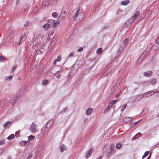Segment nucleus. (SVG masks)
Listing matches in <instances>:
<instances>
[{"mask_svg":"<svg viewBox=\"0 0 159 159\" xmlns=\"http://www.w3.org/2000/svg\"><path fill=\"white\" fill-rule=\"evenodd\" d=\"M145 57V55H144L143 54H142L140 56V57H141V58L142 59Z\"/></svg>","mask_w":159,"mask_h":159,"instance_id":"6e6d98bb","label":"nucleus"},{"mask_svg":"<svg viewBox=\"0 0 159 159\" xmlns=\"http://www.w3.org/2000/svg\"><path fill=\"white\" fill-rule=\"evenodd\" d=\"M12 77H13L12 75H10L9 77H6L5 79H6V80H10L11 79H12Z\"/></svg>","mask_w":159,"mask_h":159,"instance_id":"bb28decb","label":"nucleus"},{"mask_svg":"<svg viewBox=\"0 0 159 159\" xmlns=\"http://www.w3.org/2000/svg\"><path fill=\"white\" fill-rule=\"evenodd\" d=\"M127 106V105L126 104L123 105L121 109V111H123L126 108Z\"/></svg>","mask_w":159,"mask_h":159,"instance_id":"cd10ccee","label":"nucleus"},{"mask_svg":"<svg viewBox=\"0 0 159 159\" xmlns=\"http://www.w3.org/2000/svg\"><path fill=\"white\" fill-rule=\"evenodd\" d=\"M74 52H71L69 55V57H73L74 56Z\"/></svg>","mask_w":159,"mask_h":159,"instance_id":"e433bc0d","label":"nucleus"},{"mask_svg":"<svg viewBox=\"0 0 159 159\" xmlns=\"http://www.w3.org/2000/svg\"><path fill=\"white\" fill-rule=\"evenodd\" d=\"M55 30H53L50 33V34L51 36L53 35V34L55 32Z\"/></svg>","mask_w":159,"mask_h":159,"instance_id":"c03bdc74","label":"nucleus"},{"mask_svg":"<svg viewBox=\"0 0 159 159\" xmlns=\"http://www.w3.org/2000/svg\"><path fill=\"white\" fill-rule=\"evenodd\" d=\"M21 94H18L17 95L16 97L14 98V99H15L16 100H17L20 97Z\"/></svg>","mask_w":159,"mask_h":159,"instance_id":"4c0bfd02","label":"nucleus"},{"mask_svg":"<svg viewBox=\"0 0 159 159\" xmlns=\"http://www.w3.org/2000/svg\"><path fill=\"white\" fill-rule=\"evenodd\" d=\"M115 146V144H114V143L112 144L110 147V149L111 150H112L114 148Z\"/></svg>","mask_w":159,"mask_h":159,"instance_id":"c9c22d12","label":"nucleus"},{"mask_svg":"<svg viewBox=\"0 0 159 159\" xmlns=\"http://www.w3.org/2000/svg\"><path fill=\"white\" fill-rule=\"evenodd\" d=\"M142 134L140 133H139L137 134H136L134 137H133L132 138L133 139H137L138 137L140 136Z\"/></svg>","mask_w":159,"mask_h":159,"instance_id":"9b49d317","label":"nucleus"},{"mask_svg":"<svg viewBox=\"0 0 159 159\" xmlns=\"http://www.w3.org/2000/svg\"><path fill=\"white\" fill-rule=\"evenodd\" d=\"M122 146V144L120 143H118L116 145V147L118 149H120Z\"/></svg>","mask_w":159,"mask_h":159,"instance_id":"5701e85b","label":"nucleus"},{"mask_svg":"<svg viewBox=\"0 0 159 159\" xmlns=\"http://www.w3.org/2000/svg\"><path fill=\"white\" fill-rule=\"evenodd\" d=\"M12 123L11 121H6L3 125L4 127L7 128Z\"/></svg>","mask_w":159,"mask_h":159,"instance_id":"39448f33","label":"nucleus"},{"mask_svg":"<svg viewBox=\"0 0 159 159\" xmlns=\"http://www.w3.org/2000/svg\"><path fill=\"white\" fill-rule=\"evenodd\" d=\"M119 99H117V100H112V101H111L110 102V103L111 104V105H113L115 103V102L118 100Z\"/></svg>","mask_w":159,"mask_h":159,"instance_id":"393cba45","label":"nucleus"},{"mask_svg":"<svg viewBox=\"0 0 159 159\" xmlns=\"http://www.w3.org/2000/svg\"><path fill=\"white\" fill-rule=\"evenodd\" d=\"M122 78L121 77H120L119 79V80H118L117 82L119 83L120 84V82L122 81Z\"/></svg>","mask_w":159,"mask_h":159,"instance_id":"8fccbe9b","label":"nucleus"},{"mask_svg":"<svg viewBox=\"0 0 159 159\" xmlns=\"http://www.w3.org/2000/svg\"><path fill=\"white\" fill-rule=\"evenodd\" d=\"M149 153V152L148 151H146L144 154V155L142 157V159H144L145 157H147Z\"/></svg>","mask_w":159,"mask_h":159,"instance_id":"6ab92c4d","label":"nucleus"},{"mask_svg":"<svg viewBox=\"0 0 159 159\" xmlns=\"http://www.w3.org/2000/svg\"><path fill=\"white\" fill-rule=\"evenodd\" d=\"M43 85H46L47 84H48V81L47 80H43Z\"/></svg>","mask_w":159,"mask_h":159,"instance_id":"f704fd0d","label":"nucleus"},{"mask_svg":"<svg viewBox=\"0 0 159 159\" xmlns=\"http://www.w3.org/2000/svg\"><path fill=\"white\" fill-rule=\"evenodd\" d=\"M120 84L119 83L116 82V83L114 85L116 86H117V87L118 88V87L120 85Z\"/></svg>","mask_w":159,"mask_h":159,"instance_id":"603ef678","label":"nucleus"},{"mask_svg":"<svg viewBox=\"0 0 159 159\" xmlns=\"http://www.w3.org/2000/svg\"><path fill=\"white\" fill-rule=\"evenodd\" d=\"M27 38V36L25 34H23L21 37L20 38V41L18 44H20L21 40L24 41Z\"/></svg>","mask_w":159,"mask_h":159,"instance_id":"1a4fd4ad","label":"nucleus"},{"mask_svg":"<svg viewBox=\"0 0 159 159\" xmlns=\"http://www.w3.org/2000/svg\"><path fill=\"white\" fill-rule=\"evenodd\" d=\"M17 67V66L16 65H15L12 68V72H13V71H14V70H15V69H16V68Z\"/></svg>","mask_w":159,"mask_h":159,"instance_id":"79ce46f5","label":"nucleus"},{"mask_svg":"<svg viewBox=\"0 0 159 159\" xmlns=\"http://www.w3.org/2000/svg\"><path fill=\"white\" fill-rule=\"evenodd\" d=\"M39 37H40V35L39 34H38L36 36V38L35 37V36H34V38H35V39H36V38Z\"/></svg>","mask_w":159,"mask_h":159,"instance_id":"0e129e2a","label":"nucleus"},{"mask_svg":"<svg viewBox=\"0 0 159 159\" xmlns=\"http://www.w3.org/2000/svg\"><path fill=\"white\" fill-rule=\"evenodd\" d=\"M108 106L110 108H111V107L113 106V105H111V104L109 103L108 104Z\"/></svg>","mask_w":159,"mask_h":159,"instance_id":"052dcab7","label":"nucleus"},{"mask_svg":"<svg viewBox=\"0 0 159 159\" xmlns=\"http://www.w3.org/2000/svg\"><path fill=\"white\" fill-rule=\"evenodd\" d=\"M5 60L4 57L2 56H1L0 57V60L1 61H3Z\"/></svg>","mask_w":159,"mask_h":159,"instance_id":"de8ad7c7","label":"nucleus"},{"mask_svg":"<svg viewBox=\"0 0 159 159\" xmlns=\"http://www.w3.org/2000/svg\"><path fill=\"white\" fill-rule=\"evenodd\" d=\"M155 45L157 47V48H159V35L156 39L155 42Z\"/></svg>","mask_w":159,"mask_h":159,"instance_id":"0eeeda50","label":"nucleus"},{"mask_svg":"<svg viewBox=\"0 0 159 159\" xmlns=\"http://www.w3.org/2000/svg\"><path fill=\"white\" fill-rule=\"evenodd\" d=\"M79 63V61H77V62H76L75 63V66H76V65L77 64H78Z\"/></svg>","mask_w":159,"mask_h":159,"instance_id":"338daca9","label":"nucleus"},{"mask_svg":"<svg viewBox=\"0 0 159 159\" xmlns=\"http://www.w3.org/2000/svg\"><path fill=\"white\" fill-rule=\"evenodd\" d=\"M15 138V135L14 134H11L9 135L7 139L8 140H10L12 139H13Z\"/></svg>","mask_w":159,"mask_h":159,"instance_id":"412c9836","label":"nucleus"},{"mask_svg":"<svg viewBox=\"0 0 159 159\" xmlns=\"http://www.w3.org/2000/svg\"><path fill=\"white\" fill-rule=\"evenodd\" d=\"M55 41H54V40L52 41L51 42V45H52V44H53V45H54L55 44Z\"/></svg>","mask_w":159,"mask_h":159,"instance_id":"5fc2aeb1","label":"nucleus"},{"mask_svg":"<svg viewBox=\"0 0 159 159\" xmlns=\"http://www.w3.org/2000/svg\"><path fill=\"white\" fill-rule=\"evenodd\" d=\"M129 2V0H127L122 1L121 2V4L125 6L127 5Z\"/></svg>","mask_w":159,"mask_h":159,"instance_id":"ddd939ff","label":"nucleus"},{"mask_svg":"<svg viewBox=\"0 0 159 159\" xmlns=\"http://www.w3.org/2000/svg\"><path fill=\"white\" fill-rule=\"evenodd\" d=\"M139 13L140 12L139 11H137L133 16L134 19H136V17L139 16Z\"/></svg>","mask_w":159,"mask_h":159,"instance_id":"4468645a","label":"nucleus"},{"mask_svg":"<svg viewBox=\"0 0 159 159\" xmlns=\"http://www.w3.org/2000/svg\"><path fill=\"white\" fill-rule=\"evenodd\" d=\"M93 111V109L91 108H89L86 111V115H89Z\"/></svg>","mask_w":159,"mask_h":159,"instance_id":"6e6552de","label":"nucleus"},{"mask_svg":"<svg viewBox=\"0 0 159 159\" xmlns=\"http://www.w3.org/2000/svg\"><path fill=\"white\" fill-rule=\"evenodd\" d=\"M52 16L54 17H56L57 16V13L56 12H54L52 13Z\"/></svg>","mask_w":159,"mask_h":159,"instance_id":"473e14b6","label":"nucleus"},{"mask_svg":"<svg viewBox=\"0 0 159 159\" xmlns=\"http://www.w3.org/2000/svg\"><path fill=\"white\" fill-rule=\"evenodd\" d=\"M135 19H134L133 17L131 18L130 19H129V20H130V22H131V23H133L134 21V20Z\"/></svg>","mask_w":159,"mask_h":159,"instance_id":"49530a36","label":"nucleus"},{"mask_svg":"<svg viewBox=\"0 0 159 159\" xmlns=\"http://www.w3.org/2000/svg\"><path fill=\"white\" fill-rule=\"evenodd\" d=\"M140 120H139L135 122H131L130 124L131 126H134L136 124L138 123Z\"/></svg>","mask_w":159,"mask_h":159,"instance_id":"58836bf2","label":"nucleus"},{"mask_svg":"<svg viewBox=\"0 0 159 159\" xmlns=\"http://www.w3.org/2000/svg\"><path fill=\"white\" fill-rule=\"evenodd\" d=\"M16 100L13 99V100L11 102V104L12 105L14 104V103H16Z\"/></svg>","mask_w":159,"mask_h":159,"instance_id":"ea45409f","label":"nucleus"},{"mask_svg":"<svg viewBox=\"0 0 159 159\" xmlns=\"http://www.w3.org/2000/svg\"><path fill=\"white\" fill-rule=\"evenodd\" d=\"M34 12L35 13L37 11H38V7H35L34 8Z\"/></svg>","mask_w":159,"mask_h":159,"instance_id":"09e8293b","label":"nucleus"},{"mask_svg":"<svg viewBox=\"0 0 159 159\" xmlns=\"http://www.w3.org/2000/svg\"><path fill=\"white\" fill-rule=\"evenodd\" d=\"M101 51L102 48H99L97 50V52L98 54H100L101 53Z\"/></svg>","mask_w":159,"mask_h":159,"instance_id":"a878e982","label":"nucleus"},{"mask_svg":"<svg viewBox=\"0 0 159 159\" xmlns=\"http://www.w3.org/2000/svg\"><path fill=\"white\" fill-rule=\"evenodd\" d=\"M152 74V72L151 71H149L147 72H144L143 73V74L146 76L149 77L151 76Z\"/></svg>","mask_w":159,"mask_h":159,"instance_id":"20e7f679","label":"nucleus"},{"mask_svg":"<svg viewBox=\"0 0 159 159\" xmlns=\"http://www.w3.org/2000/svg\"><path fill=\"white\" fill-rule=\"evenodd\" d=\"M156 83V80L154 78L150 82V83L152 85H154Z\"/></svg>","mask_w":159,"mask_h":159,"instance_id":"a211bd4d","label":"nucleus"},{"mask_svg":"<svg viewBox=\"0 0 159 159\" xmlns=\"http://www.w3.org/2000/svg\"><path fill=\"white\" fill-rule=\"evenodd\" d=\"M61 76V75L60 74H59L57 76L56 78L57 79H59Z\"/></svg>","mask_w":159,"mask_h":159,"instance_id":"13d9d810","label":"nucleus"},{"mask_svg":"<svg viewBox=\"0 0 159 159\" xmlns=\"http://www.w3.org/2000/svg\"><path fill=\"white\" fill-rule=\"evenodd\" d=\"M110 108L108 106H107L106 108L104 110V112H107L110 110Z\"/></svg>","mask_w":159,"mask_h":159,"instance_id":"72a5a7b5","label":"nucleus"},{"mask_svg":"<svg viewBox=\"0 0 159 159\" xmlns=\"http://www.w3.org/2000/svg\"><path fill=\"white\" fill-rule=\"evenodd\" d=\"M34 137L33 135H30L28 137V139L29 140H32L34 139Z\"/></svg>","mask_w":159,"mask_h":159,"instance_id":"b1692460","label":"nucleus"},{"mask_svg":"<svg viewBox=\"0 0 159 159\" xmlns=\"http://www.w3.org/2000/svg\"><path fill=\"white\" fill-rule=\"evenodd\" d=\"M93 151V149L92 148H91L90 149L88 152H87L86 154L85 155V157L87 158H88L91 155V153Z\"/></svg>","mask_w":159,"mask_h":159,"instance_id":"423d86ee","label":"nucleus"},{"mask_svg":"<svg viewBox=\"0 0 159 159\" xmlns=\"http://www.w3.org/2000/svg\"><path fill=\"white\" fill-rule=\"evenodd\" d=\"M66 149V146L64 145H62L60 147V149L61 150V152H63Z\"/></svg>","mask_w":159,"mask_h":159,"instance_id":"dca6fc26","label":"nucleus"},{"mask_svg":"<svg viewBox=\"0 0 159 159\" xmlns=\"http://www.w3.org/2000/svg\"><path fill=\"white\" fill-rule=\"evenodd\" d=\"M43 27L45 30H47L50 27V25L48 23H46L43 25Z\"/></svg>","mask_w":159,"mask_h":159,"instance_id":"9d476101","label":"nucleus"},{"mask_svg":"<svg viewBox=\"0 0 159 159\" xmlns=\"http://www.w3.org/2000/svg\"><path fill=\"white\" fill-rule=\"evenodd\" d=\"M48 22L50 23H52L53 24L55 22V21L52 19H50L48 20Z\"/></svg>","mask_w":159,"mask_h":159,"instance_id":"c85d7f7f","label":"nucleus"},{"mask_svg":"<svg viewBox=\"0 0 159 159\" xmlns=\"http://www.w3.org/2000/svg\"><path fill=\"white\" fill-rule=\"evenodd\" d=\"M32 156V155L31 154H30L29 156H28V158H31Z\"/></svg>","mask_w":159,"mask_h":159,"instance_id":"680f3d73","label":"nucleus"},{"mask_svg":"<svg viewBox=\"0 0 159 159\" xmlns=\"http://www.w3.org/2000/svg\"><path fill=\"white\" fill-rule=\"evenodd\" d=\"M5 144V141L3 139L0 140V145H2Z\"/></svg>","mask_w":159,"mask_h":159,"instance_id":"2f4dec72","label":"nucleus"},{"mask_svg":"<svg viewBox=\"0 0 159 159\" xmlns=\"http://www.w3.org/2000/svg\"><path fill=\"white\" fill-rule=\"evenodd\" d=\"M16 134L17 135H18V134H19V132L18 131H17L16 132Z\"/></svg>","mask_w":159,"mask_h":159,"instance_id":"774afa93","label":"nucleus"},{"mask_svg":"<svg viewBox=\"0 0 159 159\" xmlns=\"http://www.w3.org/2000/svg\"><path fill=\"white\" fill-rule=\"evenodd\" d=\"M60 21L58 20L57 22H55V23L57 25L60 23Z\"/></svg>","mask_w":159,"mask_h":159,"instance_id":"e2e57ef3","label":"nucleus"},{"mask_svg":"<svg viewBox=\"0 0 159 159\" xmlns=\"http://www.w3.org/2000/svg\"><path fill=\"white\" fill-rule=\"evenodd\" d=\"M142 59L141 58V57H140V58L138 60V61L137 62V63L139 64L141 62V61H142Z\"/></svg>","mask_w":159,"mask_h":159,"instance_id":"a18cd8bd","label":"nucleus"},{"mask_svg":"<svg viewBox=\"0 0 159 159\" xmlns=\"http://www.w3.org/2000/svg\"><path fill=\"white\" fill-rule=\"evenodd\" d=\"M129 42V39L126 38L125 40L123 41V43L124 44V45L125 46L126 45H127Z\"/></svg>","mask_w":159,"mask_h":159,"instance_id":"4be33fe9","label":"nucleus"},{"mask_svg":"<svg viewBox=\"0 0 159 159\" xmlns=\"http://www.w3.org/2000/svg\"><path fill=\"white\" fill-rule=\"evenodd\" d=\"M132 23H131V22L130 21V20H128L126 22H125V25L127 26H128L130 25Z\"/></svg>","mask_w":159,"mask_h":159,"instance_id":"f3484780","label":"nucleus"},{"mask_svg":"<svg viewBox=\"0 0 159 159\" xmlns=\"http://www.w3.org/2000/svg\"><path fill=\"white\" fill-rule=\"evenodd\" d=\"M67 111V108H64L62 111H60V113L62 114L64 113L66 111Z\"/></svg>","mask_w":159,"mask_h":159,"instance_id":"c756f323","label":"nucleus"},{"mask_svg":"<svg viewBox=\"0 0 159 159\" xmlns=\"http://www.w3.org/2000/svg\"><path fill=\"white\" fill-rule=\"evenodd\" d=\"M80 10V7H79L76 11V14H75V15L73 16V18H74L75 19L76 18L77 16L79 14Z\"/></svg>","mask_w":159,"mask_h":159,"instance_id":"2eb2a0df","label":"nucleus"},{"mask_svg":"<svg viewBox=\"0 0 159 159\" xmlns=\"http://www.w3.org/2000/svg\"><path fill=\"white\" fill-rule=\"evenodd\" d=\"M133 120V119L130 117H125L123 119L125 123L129 122L132 121Z\"/></svg>","mask_w":159,"mask_h":159,"instance_id":"7ed1b4c3","label":"nucleus"},{"mask_svg":"<svg viewBox=\"0 0 159 159\" xmlns=\"http://www.w3.org/2000/svg\"><path fill=\"white\" fill-rule=\"evenodd\" d=\"M48 124L49 123L48 122L46 123L45 126L42 129V132L44 136H45L47 133H48V129L50 126V125H49V126H48Z\"/></svg>","mask_w":159,"mask_h":159,"instance_id":"f257e3e1","label":"nucleus"},{"mask_svg":"<svg viewBox=\"0 0 159 159\" xmlns=\"http://www.w3.org/2000/svg\"><path fill=\"white\" fill-rule=\"evenodd\" d=\"M159 90H157V91H154V92H151V93H151V94H150V95H152V94H154L155 93H159ZM149 93L147 94H146V96H149Z\"/></svg>","mask_w":159,"mask_h":159,"instance_id":"aec40b11","label":"nucleus"},{"mask_svg":"<svg viewBox=\"0 0 159 159\" xmlns=\"http://www.w3.org/2000/svg\"><path fill=\"white\" fill-rule=\"evenodd\" d=\"M61 57H58L56 60L58 61H60L61 60Z\"/></svg>","mask_w":159,"mask_h":159,"instance_id":"864d4df0","label":"nucleus"},{"mask_svg":"<svg viewBox=\"0 0 159 159\" xmlns=\"http://www.w3.org/2000/svg\"><path fill=\"white\" fill-rule=\"evenodd\" d=\"M29 24V21H27L24 24V25L25 27H26Z\"/></svg>","mask_w":159,"mask_h":159,"instance_id":"a19ab883","label":"nucleus"},{"mask_svg":"<svg viewBox=\"0 0 159 159\" xmlns=\"http://www.w3.org/2000/svg\"><path fill=\"white\" fill-rule=\"evenodd\" d=\"M57 25H56V24L55 23V22H54V23H53L52 27L53 28H56L57 26Z\"/></svg>","mask_w":159,"mask_h":159,"instance_id":"37998d69","label":"nucleus"},{"mask_svg":"<svg viewBox=\"0 0 159 159\" xmlns=\"http://www.w3.org/2000/svg\"><path fill=\"white\" fill-rule=\"evenodd\" d=\"M25 142V146H28L30 144V142L29 141H24Z\"/></svg>","mask_w":159,"mask_h":159,"instance_id":"7c9ffc66","label":"nucleus"},{"mask_svg":"<svg viewBox=\"0 0 159 159\" xmlns=\"http://www.w3.org/2000/svg\"><path fill=\"white\" fill-rule=\"evenodd\" d=\"M142 19V17H140L139 18V20H138V22H139L140 20Z\"/></svg>","mask_w":159,"mask_h":159,"instance_id":"69168bd1","label":"nucleus"},{"mask_svg":"<svg viewBox=\"0 0 159 159\" xmlns=\"http://www.w3.org/2000/svg\"><path fill=\"white\" fill-rule=\"evenodd\" d=\"M139 97H137L136 98L134 99V101H136L137 100H139Z\"/></svg>","mask_w":159,"mask_h":159,"instance_id":"bf43d9fd","label":"nucleus"},{"mask_svg":"<svg viewBox=\"0 0 159 159\" xmlns=\"http://www.w3.org/2000/svg\"><path fill=\"white\" fill-rule=\"evenodd\" d=\"M83 49V48L82 47L80 48L78 50V51L79 52H81Z\"/></svg>","mask_w":159,"mask_h":159,"instance_id":"4d7b16f0","label":"nucleus"},{"mask_svg":"<svg viewBox=\"0 0 159 159\" xmlns=\"http://www.w3.org/2000/svg\"><path fill=\"white\" fill-rule=\"evenodd\" d=\"M117 88V86H115L114 85L113 88L111 89V94H112L114 93L115 92V91L116 90Z\"/></svg>","mask_w":159,"mask_h":159,"instance_id":"f8f14e48","label":"nucleus"},{"mask_svg":"<svg viewBox=\"0 0 159 159\" xmlns=\"http://www.w3.org/2000/svg\"><path fill=\"white\" fill-rule=\"evenodd\" d=\"M36 126L35 124L31 125L30 128V130L31 131V133H35L36 132Z\"/></svg>","mask_w":159,"mask_h":159,"instance_id":"f03ea898","label":"nucleus"},{"mask_svg":"<svg viewBox=\"0 0 159 159\" xmlns=\"http://www.w3.org/2000/svg\"><path fill=\"white\" fill-rule=\"evenodd\" d=\"M20 144L23 146H25V142L24 141H22L20 142Z\"/></svg>","mask_w":159,"mask_h":159,"instance_id":"3c124183","label":"nucleus"}]
</instances>
